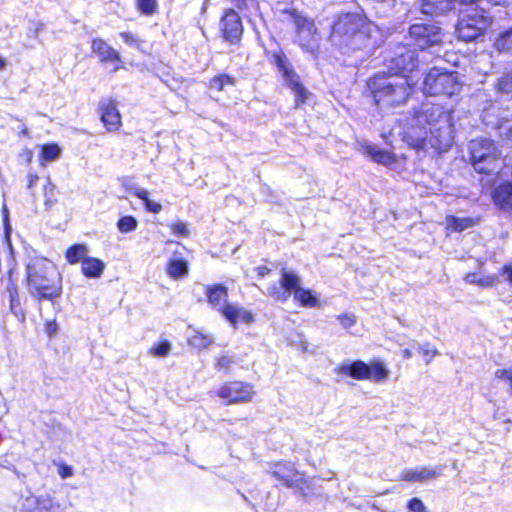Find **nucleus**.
I'll return each instance as SVG.
<instances>
[{
    "label": "nucleus",
    "mask_w": 512,
    "mask_h": 512,
    "mask_svg": "<svg viewBox=\"0 0 512 512\" xmlns=\"http://www.w3.org/2000/svg\"><path fill=\"white\" fill-rule=\"evenodd\" d=\"M294 300L304 307L314 308L319 306L318 298L313 295L312 291L305 290L302 287L295 291Z\"/></svg>",
    "instance_id": "7c9ffc66"
},
{
    "label": "nucleus",
    "mask_w": 512,
    "mask_h": 512,
    "mask_svg": "<svg viewBox=\"0 0 512 512\" xmlns=\"http://www.w3.org/2000/svg\"><path fill=\"white\" fill-rule=\"evenodd\" d=\"M338 320L340 321V324L348 329L356 323V317L354 314H343L338 316Z\"/></svg>",
    "instance_id": "8fccbe9b"
},
{
    "label": "nucleus",
    "mask_w": 512,
    "mask_h": 512,
    "mask_svg": "<svg viewBox=\"0 0 512 512\" xmlns=\"http://www.w3.org/2000/svg\"><path fill=\"white\" fill-rule=\"evenodd\" d=\"M416 349L418 353H420L425 358L426 363H429L431 358H433L436 355V350L428 344H417Z\"/></svg>",
    "instance_id": "de8ad7c7"
},
{
    "label": "nucleus",
    "mask_w": 512,
    "mask_h": 512,
    "mask_svg": "<svg viewBox=\"0 0 512 512\" xmlns=\"http://www.w3.org/2000/svg\"><path fill=\"white\" fill-rule=\"evenodd\" d=\"M409 34L420 49L432 47L441 41L440 31L434 25L414 24L410 27Z\"/></svg>",
    "instance_id": "9d476101"
},
{
    "label": "nucleus",
    "mask_w": 512,
    "mask_h": 512,
    "mask_svg": "<svg viewBox=\"0 0 512 512\" xmlns=\"http://www.w3.org/2000/svg\"><path fill=\"white\" fill-rule=\"evenodd\" d=\"M402 355L404 358L409 359L413 356V351L411 349L406 348L402 351Z\"/></svg>",
    "instance_id": "bf43d9fd"
},
{
    "label": "nucleus",
    "mask_w": 512,
    "mask_h": 512,
    "mask_svg": "<svg viewBox=\"0 0 512 512\" xmlns=\"http://www.w3.org/2000/svg\"><path fill=\"white\" fill-rule=\"evenodd\" d=\"M213 342V339L200 332H195L190 338H189V344L197 349H205L207 348L211 343Z\"/></svg>",
    "instance_id": "e433bc0d"
},
{
    "label": "nucleus",
    "mask_w": 512,
    "mask_h": 512,
    "mask_svg": "<svg viewBox=\"0 0 512 512\" xmlns=\"http://www.w3.org/2000/svg\"><path fill=\"white\" fill-rule=\"evenodd\" d=\"M359 151L369 156L372 160L383 165H390L394 162V158L388 151L382 150L379 147L363 143L360 145Z\"/></svg>",
    "instance_id": "5701e85b"
},
{
    "label": "nucleus",
    "mask_w": 512,
    "mask_h": 512,
    "mask_svg": "<svg viewBox=\"0 0 512 512\" xmlns=\"http://www.w3.org/2000/svg\"><path fill=\"white\" fill-rule=\"evenodd\" d=\"M389 370L382 362H373L368 365V379L374 382L385 381L389 376Z\"/></svg>",
    "instance_id": "cd10ccee"
},
{
    "label": "nucleus",
    "mask_w": 512,
    "mask_h": 512,
    "mask_svg": "<svg viewBox=\"0 0 512 512\" xmlns=\"http://www.w3.org/2000/svg\"><path fill=\"white\" fill-rule=\"evenodd\" d=\"M91 49L103 63L121 61L119 53L101 38L93 39Z\"/></svg>",
    "instance_id": "412c9836"
},
{
    "label": "nucleus",
    "mask_w": 512,
    "mask_h": 512,
    "mask_svg": "<svg viewBox=\"0 0 512 512\" xmlns=\"http://www.w3.org/2000/svg\"><path fill=\"white\" fill-rule=\"evenodd\" d=\"M57 329V325L55 322H49L46 326V331L49 334V336H52Z\"/></svg>",
    "instance_id": "4d7b16f0"
},
{
    "label": "nucleus",
    "mask_w": 512,
    "mask_h": 512,
    "mask_svg": "<svg viewBox=\"0 0 512 512\" xmlns=\"http://www.w3.org/2000/svg\"><path fill=\"white\" fill-rule=\"evenodd\" d=\"M439 120L448 121L440 107L423 105L421 110L415 111L401 122L403 141L415 149H426L430 146L439 154L445 152V133L441 132L440 127H436Z\"/></svg>",
    "instance_id": "f257e3e1"
},
{
    "label": "nucleus",
    "mask_w": 512,
    "mask_h": 512,
    "mask_svg": "<svg viewBox=\"0 0 512 512\" xmlns=\"http://www.w3.org/2000/svg\"><path fill=\"white\" fill-rule=\"evenodd\" d=\"M448 85V72L445 69L432 68L424 79L423 91L434 96L445 94Z\"/></svg>",
    "instance_id": "4468645a"
},
{
    "label": "nucleus",
    "mask_w": 512,
    "mask_h": 512,
    "mask_svg": "<svg viewBox=\"0 0 512 512\" xmlns=\"http://www.w3.org/2000/svg\"><path fill=\"white\" fill-rule=\"evenodd\" d=\"M437 476V472L428 467H417L402 473L401 479L409 482H424Z\"/></svg>",
    "instance_id": "b1692460"
},
{
    "label": "nucleus",
    "mask_w": 512,
    "mask_h": 512,
    "mask_svg": "<svg viewBox=\"0 0 512 512\" xmlns=\"http://www.w3.org/2000/svg\"><path fill=\"white\" fill-rule=\"evenodd\" d=\"M422 11L430 15L444 14L448 11V0H423Z\"/></svg>",
    "instance_id": "c85d7f7f"
},
{
    "label": "nucleus",
    "mask_w": 512,
    "mask_h": 512,
    "mask_svg": "<svg viewBox=\"0 0 512 512\" xmlns=\"http://www.w3.org/2000/svg\"><path fill=\"white\" fill-rule=\"evenodd\" d=\"M501 154L495 141L487 138L472 140L469 146L470 162L480 163L485 158L493 159L494 155Z\"/></svg>",
    "instance_id": "f8f14e48"
},
{
    "label": "nucleus",
    "mask_w": 512,
    "mask_h": 512,
    "mask_svg": "<svg viewBox=\"0 0 512 512\" xmlns=\"http://www.w3.org/2000/svg\"><path fill=\"white\" fill-rule=\"evenodd\" d=\"M206 296L209 304L221 315L223 307L229 306L228 289L222 284H214L206 288Z\"/></svg>",
    "instance_id": "6ab92c4d"
},
{
    "label": "nucleus",
    "mask_w": 512,
    "mask_h": 512,
    "mask_svg": "<svg viewBox=\"0 0 512 512\" xmlns=\"http://www.w3.org/2000/svg\"><path fill=\"white\" fill-rule=\"evenodd\" d=\"M271 474L287 487H293L297 483V471L291 463L275 464Z\"/></svg>",
    "instance_id": "4be33fe9"
},
{
    "label": "nucleus",
    "mask_w": 512,
    "mask_h": 512,
    "mask_svg": "<svg viewBox=\"0 0 512 512\" xmlns=\"http://www.w3.org/2000/svg\"><path fill=\"white\" fill-rule=\"evenodd\" d=\"M368 365L361 360L354 362L345 361L336 368V373L341 375H349L356 380L368 379Z\"/></svg>",
    "instance_id": "aec40b11"
},
{
    "label": "nucleus",
    "mask_w": 512,
    "mask_h": 512,
    "mask_svg": "<svg viewBox=\"0 0 512 512\" xmlns=\"http://www.w3.org/2000/svg\"><path fill=\"white\" fill-rule=\"evenodd\" d=\"M417 65L418 60L415 52L406 47H400L396 56L388 60V67L394 72L393 75L399 73L400 76H406L405 74L412 72L417 68Z\"/></svg>",
    "instance_id": "9b49d317"
},
{
    "label": "nucleus",
    "mask_w": 512,
    "mask_h": 512,
    "mask_svg": "<svg viewBox=\"0 0 512 512\" xmlns=\"http://www.w3.org/2000/svg\"><path fill=\"white\" fill-rule=\"evenodd\" d=\"M493 418L500 423L512 424V418L505 407H497L493 412Z\"/></svg>",
    "instance_id": "49530a36"
},
{
    "label": "nucleus",
    "mask_w": 512,
    "mask_h": 512,
    "mask_svg": "<svg viewBox=\"0 0 512 512\" xmlns=\"http://www.w3.org/2000/svg\"><path fill=\"white\" fill-rule=\"evenodd\" d=\"M138 9L145 15H152L157 7L156 0H137Z\"/></svg>",
    "instance_id": "a18cd8bd"
},
{
    "label": "nucleus",
    "mask_w": 512,
    "mask_h": 512,
    "mask_svg": "<svg viewBox=\"0 0 512 512\" xmlns=\"http://www.w3.org/2000/svg\"><path fill=\"white\" fill-rule=\"evenodd\" d=\"M491 199L499 210L512 212V179L499 183L492 190Z\"/></svg>",
    "instance_id": "dca6fc26"
},
{
    "label": "nucleus",
    "mask_w": 512,
    "mask_h": 512,
    "mask_svg": "<svg viewBox=\"0 0 512 512\" xmlns=\"http://www.w3.org/2000/svg\"><path fill=\"white\" fill-rule=\"evenodd\" d=\"M61 478L65 479L73 475L72 468L68 465L62 464L58 471Z\"/></svg>",
    "instance_id": "3c124183"
},
{
    "label": "nucleus",
    "mask_w": 512,
    "mask_h": 512,
    "mask_svg": "<svg viewBox=\"0 0 512 512\" xmlns=\"http://www.w3.org/2000/svg\"><path fill=\"white\" fill-rule=\"evenodd\" d=\"M167 273L173 279L183 278L188 274L187 261L173 257L167 264Z\"/></svg>",
    "instance_id": "a878e982"
},
{
    "label": "nucleus",
    "mask_w": 512,
    "mask_h": 512,
    "mask_svg": "<svg viewBox=\"0 0 512 512\" xmlns=\"http://www.w3.org/2000/svg\"><path fill=\"white\" fill-rule=\"evenodd\" d=\"M500 52H508L512 50V31H506L501 34L496 43Z\"/></svg>",
    "instance_id": "a19ab883"
},
{
    "label": "nucleus",
    "mask_w": 512,
    "mask_h": 512,
    "mask_svg": "<svg viewBox=\"0 0 512 512\" xmlns=\"http://www.w3.org/2000/svg\"><path fill=\"white\" fill-rule=\"evenodd\" d=\"M291 18V21L296 28V42L299 46L310 53H313L318 48V40L316 38V28L314 22L296 11L287 12Z\"/></svg>",
    "instance_id": "423d86ee"
},
{
    "label": "nucleus",
    "mask_w": 512,
    "mask_h": 512,
    "mask_svg": "<svg viewBox=\"0 0 512 512\" xmlns=\"http://www.w3.org/2000/svg\"><path fill=\"white\" fill-rule=\"evenodd\" d=\"M222 316L233 326L236 327L238 323L251 324L254 317L250 311L244 307L230 303L229 306L223 307Z\"/></svg>",
    "instance_id": "a211bd4d"
},
{
    "label": "nucleus",
    "mask_w": 512,
    "mask_h": 512,
    "mask_svg": "<svg viewBox=\"0 0 512 512\" xmlns=\"http://www.w3.org/2000/svg\"><path fill=\"white\" fill-rule=\"evenodd\" d=\"M478 223V218L464 217L459 218L450 215V227L453 231L462 232L468 228H472Z\"/></svg>",
    "instance_id": "2f4dec72"
},
{
    "label": "nucleus",
    "mask_w": 512,
    "mask_h": 512,
    "mask_svg": "<svg viewBox=\"0 0 512 512\" xmlns=\"http://www.w3.org/2000/svg\"><path fill=\"white\" fill-rule=\"evenodd\" d=\"M117 227L122 233L132 232L137 228V220L132 216H124L119 219Z\"/></svg>",
    "instance_id": "ea45409f"
},
{
    "label": "nucleus",
    "mask_w": 512,
    "mask_h": 512,
    "mask_svg": "<svg viewBox=\"0 0 512 512\" xmlns=\"http://www.w3.org/2000/svg\"><path fill=\"white\" fill-rule=\"evenodd\" d=\"M489 4L493 6H507L510 3V0H486Z\"/></svg>",
    "instance_id": "864d4df0"
},
{
    "label": "nucleus",
    "mask_w": 512,
    "mask_h": 512,
    "mask_svg": "<svg viewBox=\"0 0 512 512\" xmlns=\"http://www.w3.org/2000/svg\"><path fill=\"white\" fill-rule=\"evenodd\" d=\"M3 212H4V215L6 216V214H7V209H6V208H4V209H3Z\"/></svg>",
    "instance_id": "e2e57ef3"
},
{
    "label": "nucleus",
    "mask_w": 512,
    "mask_h": 512,
    "mask_svg": "<svg viewBox=\"0 0 512 512\" xmlns=\"http://www.w3.org/2000/svg\"><path fill=\"white\" fill-rule=\"evenodd\" d=\"M235 2V5L238 7V8H241L243 3H244V0H233Z\"/></svg>",
    "instance_id": "680f3d73"
},
{
    "label": "nucleus",
    "mask_w": 512,
    "mask_h": 512,
    "mask_svg": "<svg viewBox=\"0 0 512 512\" xmlns=\"http://www.w3.org/2000/svg\"><path fill=\"white\" fill-rule=\"evenodd\" d=\"M88 248L84 244H76L69 247L66 251L65 257L70 264H76L84 261L87 258Z\"/></svg>",
    "instance_id": "c756f323"
},
{
    "label": "nucleus",
    "mask_w": 512,
    "mask_h": 512,
    "mask_svg": "<svg viewBox=\"0 0 512 512\" xmlns=\"http://www.w3.org/2000/svg\"><path fill=\"white\" fill-rule=\"evenodd\" d=\"M7 258V273H8V282L5 289V295L8 297L10 302V310L11 312L18 318H24V312L20 305V299L18 294V289L15 283L12 281L11 276L15 267V261L12 256V251L5 253Z\"/></svg>",
    "instance_id": "ddd939ff"
},
{
    "label": "nucleus",
    "mask_w": 512,
    "mask_h": 512,
    "mask_svg": "<svg viewBox=\"0 0 512 512\" xmlns=\"http://www.w3.org/2000/svg\"><path fill=\"white\" fill-rule=\"evenodd\" d=\"M501 273L507 276V281L512 285V265L506 264L501 268Z\"/></svg>",
    "instance_id": "603ef678"
},
{
    "label": "nucleus",
    "mask_w": 512,
    "mask_h": 512,
    "mask_svg": "<svg viewBox=\"0 0 512 512\" xmlns=\"http://www.w3.org/2000/svg\"><path fill=\"white\" fill-rule=\"evenodd\" d=\"M496 281V278L495 277H487L485 280H480L479 283L482 285V286H485V287H488V286H492L494 285Z\"/></svg>",
    "instance_id": "5fc2aeb1"
},
{
    "label": "nucleus",
    "mask_w": 512,
    "mask_h": 512,
    "mask_svg": "<svg viewBox=\"0 0 512 512\" xmlns=\"http://www.w3.org/2000/svg\"><path fill=\"white\" fill-rule=\"evenodd\" d=\"M407 506L411 512H426V507H425L424 503L419 498H416V497L412 498L408 502Z\"/></svg>",
    "instance_id": "09e8293b"
},
{
    "label": "nucleus",
    "mask_w": 512,
    "mask_h": 512,
    "mask_svg": "<svg viewBox=\"0 0 512 512\" xmlns=\"http://www.w3.org/2000/svg\"><path fill=\"white\" fill-rule=\"evenodd\" d=\"M301 288V278L292 270L283 268L281 270V277L279 286L273 285L267 289V293L273 299L286 302L291 293Z\"/></svg>",
    "instance_id": "1a4fd4ad"
},
{
    "label": "nucleus",
    "mask_w": 512,
    "mask_h": 512,
    "mask_svg": "<svg viewBox=\"0 0 512 512\" xmlns=\"http://www.w3.org/2000/svg\"><path fill=\"white\" fill-rule=\"evenodd\" d=\"M254 394L253 386L241 381L224 383L217 391L218 397L223 399L226 405L249 402Z\"/></svg>",
    "instance_id": "0eeeda50"
},
{
    "label": "nucleus",
    "mask_w": 512,
    "mask_h": 512,
    "mask_svg": "<svg viewBox=\"0 0 512 512\" xmlns=\"http://www.w3.org/2000/svg\"><path fill=\"white\" fill-rule=\"evenodd\" d=\"M61 155V148L57 144H48L42 146L41 158L44 161L52 162L57 160Z\"/></svg>",
    "instance_id": "f704fd0d"
},
{
    "label": "nucleus",
    "mask_w": 512,
    "mask_h": 512,
    "mask_svg": "<svg viewBox=\"0 0 512 512\" xmlns=\"http://www.w3.org/2000/svg\"><path fill=\"white\" fill-rule=\"evenodd\" d=\"M133 194L144 201L145 207L148 211L153 213H159L162 210L160 203L154 202L149 199V193L147 190L142 188H134Z\"/></svg>",
    "instance_id": "473e14b6"
},
{
    "label": "nucleus",
    "mask_w": 512,
    "mask_h": 512,
    "mask_svg": "<svg viewBox=\"0 0 512 512\" xmlns=\"http://www.w3.org/2000/svg\"><path fill=\"white\" fill-rule=\"evenodd\" d=\"M472 11L462 12L455 25V36L464 42H471L484 35L493 23V17L487 9Z\"/></svg>",
    "instance_id": "39448f33"
},
{
    "label": "nucleus",
    "mask_w": 512,
    "mask_h": 512,
    "mask_svg": "<svg viewBox=\"0 0 512 512\" xmlns=\"http://www.w3.org/2000/svg\"><path fill=\"white\" fill-rule=\"evenodd\" d=\"M236 363L234 355L228 353L221 354L216 358L215 367L218 370L229 372L231 367Z\"/></svg>",
    "instance_id": "4c0bfd02"
},
{
    "label": "nucleus",
    "mask_w": 512,
    "mask_h": 512,
    "mask_svg": "<svg viewBox=\"0 0 512 512\" xmlns=\"http://www.w3.org/2000/svg\"><path fill=\"white\" fill-rule=\"evenodd\" d=\"M273 62L279 71L282 72L283 78L287 85L294 92L297 103L305 102L308 97V91L300 83L299 76L293 71L286 56L283 53H274Z\"/></svg>",
    "instance_id": "6e6552de"
},
{
    "label": "nucleus",
    "mask_w": 512,
    "mask_h": 512,
    "mask_svg": "<svg viewBox=\"0 0 512 512\" xmlns=\"http://www.w3.org/2000/svg\"><path fill=\"white\" fill-rule=\"evenodd\" d=\"M332 41L343 48L372 52L381 41L380 30L365 16L357 13L342 14L332 28Z\"/></svg>",
    "instance_id": "f03ea898"
},
{
    "label": "nucleus",
    "mask_w": 512,
    "mask_h": 512,
    "mask_svg": "<svg viewBox=\"0 0 512 512\" xmlns=\"http://www.w3.org/2000/svg\"><path fill=\"white\" fill-rule=\"evenodd\" d=\"M6 64H7L6 59L3 58L2 56H0V70L4 69Z\"/></svg>",
    "instance_id": "052dcab7"
},
{
    "label": "nucleus",
    "mask_w": 512,
    "mask_h": 512,
    "mask_svg": "<svg viewBox=\"0 0 512 512\" xmlns=\"http://www.w3.org/2000/svg\"><path fill=\"white\" fill-rule=\"evenodd\" d=\"M119 35L127 45L136 49H141V46L144 43L143 40L131 32H121Z\"/></svg>",
    "instance_id": "79ce46f5"
},
{
    "label": "nucleus",
    "mask_w": 512,
    "mask_h": 512,
    "mask_svg": "<svg viewBox=\"0 0 512 512\" xmlns=\"http://www.w3.org/2000/svg\"><path fill=\"white\" fill-rule=\"evenodd\" d=\"M494 378L502 382L506 387L507 393L512 396V365L497 369L494 373Z\"/></svg>",
    "instance_id": "72a5a7b5"
},
{
    "label": "nucleus",
    "mask_w": 512,
    "mask_h": 512,
    "mask_svg": "<svg viewBox=\"0 0 512 512\" xmlns=\"http://www.w3.org/2000/svg\"><path fill=\"white\" fill-rule=\"evenodd\" d=\"M39 179V177L37 175H34V174H30L28 176V185H27V188L28 189H32V187L35 185V183L37 182V180Z\"/></svg>",
    "instance_id": "6e6d98bb"
},
{
    "label": "nucleus",
    "mask_w": 512,
    "mask_h": 512,
    "mask_svg": "<svg viewBox=\"0 0 512 512\" xmlns=\"http://www.w3.org/2000/svg\"><path fill=\"white\" fill-rule=\"evenodd\" d=\"M171 350V345L168 341H163L150 349V353L156 357H166Z\"/></svg>",
    "instance_id": "c03bdc74"
},
{
    "label": "nucleus",
    "mask_w": 512,
    "mask_h": 512,
    "mask_svg": "<svg viewBox=\"0 0 512 512\" xmlns=\"http://www.w3.org/2000/svg\"><path fill=\"white\" fill-rule=\"evenodd\" d=\"M497 90L500 93H512V70L502 75L497 82Z\"/></svg>",
    "instance_id": "58836bf2"
},
{
    "label": "nucleus",
    "mask_w": 512,
    "mask_h": 512,
    "mask_svg": "<svg viewBox=\"0 0 512 512\" xmlns=\"http://www.w3.org/2000/svg\"><path fill=\"white\" fill-rule=\"evenodd\" d=\"M101 120L108 131H116L121 126V116L112 99L100 103Z\"/></svg>",
    "instance_id": "f3484780"
},
{
    "label": "nucleus",
    "mask_w": 512,
    "mask_h": 512,
    "mask_svg": "<svg viewBox=\"0 0 512 512\" xmlns=\"http://www.w3.org/2000/svg\"><path fill=\"white\" fill-rule=\"evenodd\" d=\"M170 229L172 233L178 237L186 238L190 234V231L186 223L180 220L170 224Z\"/></svg>",
    "instance_id": "37998d69"
},
{
    "label": "nucleus",
    "mask_w": 512,
    "mask_h": 512,
    "mask_svg": "<svg viewBox=\"0 0 512 512\" xmlns=\"http://www.w3.org/2000/svg\"><path fill=\"white\" fill-rule=\"evenodd\" d=\"M221 30L223 37L231 44L237 43L243 32L242 22L239 15L232 9L225 12L221 19Z\"/></svg>",
    "instance_id": "2eb2a0df"
},
{
    "label": "nucleus",
    "mask_w": 512,
    "mask_h": 512,
    "mask_svg": "<svg viewBox=\"0 0 512 512\" xmlns=\"http://www.w3.org/2000/svg\"><path fill=\"white\" fill-rule=\"evenodd\" d=\"M367 88L375 105L383 110L404 105L413 93L408 76L385 73L370 78Z\"/></svg>",
    "instance_id": "20e7f679"
},
{
    "label": "nucleus",
    "mask_w": 512,
    "mask_h": 512,
    "mask_svg": "<svg viewBox=\"0 0 512 512\" xmlns=\"http://www.w3.org/2000/svg\"><path fill=\"white\" fill-rule=\"evenodd\" d=\"M105 269V263L100 259L87 257L82 261V273L88 278H99Z\"/></svg>",
    "instance_id": "393cba45"
},
{
    "label": "nucleus",
    "mask_w": 512,
    "mask_h": 512,
    "mask_svg": "<svg viewBox=\"0 0 512 512\" xmlns=\"http://www.w3.org/2000/svg\"><path fill=\"white\" fill-rule=\"evenodd\" d=\"M26 287L29 294L38 301H53L61 296L62 278L50 260L33 257L26 266Z\"/></svg>",
    "instance_id": "7ed1b4c3"
},
{
    "label": "nucleus",
    "mask_w": 512,
    "mask_h": 512,
    "mask_svg": "<svg viewBox=\"0 0 512 512\" xmlns=\"http://www.w3.org/2000/svg\"><path fill=\"white\" fill-rule=\"evenodd\" d=\"M235 79L227 74H222L210 80V88L222 91L225 86H234Z\"/></svg>",
    "instance_id": "c9c22d12"
},
{
    "label": "nucleus",
    "mask_w": 512,
    "mask_h": 512,
    "mask_svg": "<svg viewBox=\"0 0 512 512\" xmlns=\"http://www.w3.org/2000/svg\"><path fill=\"white\" fill-rule=\"evenodd\" d=\"M500 155H494L493 159L485 158V160L480 161V163L472 162V166L480 174L491 175L495 173L499 168Z\"/></svg>",
    "instance_id": "bb28decb"
},
{
    "label": "nucleus",
    "mask_w": 512,
    "mask_h": 512,
    "mask_svg": "<svg viewBox=\"0 0 512 512\" xmlns=\"http://www.w3.org/2000/svg\"><path fill=\"white\" fill-rule=\"evenodd\" d=\"M257 273L259 276L264 277L269 273V269L266 266L257 267Z\"/></svg>",
    "instance_id": "13d9d810"
}]
</instances>
